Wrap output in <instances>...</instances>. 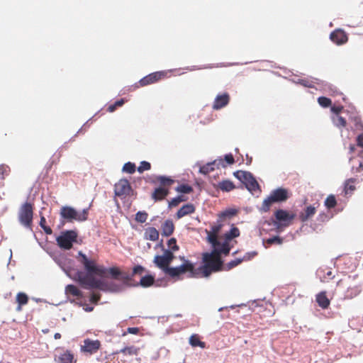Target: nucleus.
<instances>
[{
  "label": "nucleus",
  "instance_id": "1",
  "mask_svg": "<svg viewBox=\"0 0 363 363\" xmlns=\"http://www.w3.org/2000/svg\"><path fill=\"white\" fill-rule=\"evenodd\" d=\"M221 228V224H217L211 226V231L206 230L207 240L211 244L213 250L211 252L203 254L204 265L202 267V272L205 277H208L212 272H217L221 269L223 262L220 259V255L224 254L226 255L230 250L229 244L226 242H220L218 240L217 235Z\"/></svg>",
  "mask_w": 363,
  "mask_h": 363
},
{
  "label": "nucleus",
  "instance_id": "2",
  "mask_svg": "<svg viewBox=\"0 0 363 363\" xmlns=\"http://www.w3.org/2000/svg\"><path fill=\"white\" fill-rule=\"evenodd\" d=\"M79 257H81L80 262L84 265L87 273L77 272L75 279L78 281L81 286L85 289H98L103 291L118 293L123 290V286L114 282H109L104 279H98L93 276V272L96 265L94 262L89 259L86 255L79 251Z\"/></svg>",
  "mask_w": 363,
  "mask_h": 363
},
{
  "label": "nucleus",
  "instance_id": "3",
  "mask_svg": "<svg viewBox=\"0 0 363 363\" xmlns=\"http://www.w3.org/2000/svg\"><path fill=\"white\" fill-rule=\"evenodd\" d=\"M173 259V253L169 250H165L162 255H156L155 257L154 263L165 274L169 275L172 277H178L179 275L186 272H190V277H194V267L192 263L182 257V259L184 260V263L182 264L177 267H169V265Z\"/></svg>",
  "mask_w": 363,
  "mask_h": 363
},
{
  "label": "nucleus",
  "instance_id": "4",
  "mask_svg": "<svg viewBox=\"0 0 363 363\" xmlns=\"http://www.w3.org/2000/svg\"><path fill=\"white\" fill-rule=\"evenodd\" d=\"M89 208H84L81 211H77L74 208L69 206H62L60 208V215L63 221L73 222L74 220L78 222L85 221L87 219Z\"/></svg>",
  "mask_w": 363,
  "mask_h": 363
},
{
  "label": "nucleus",
  "instance_id": "5",
  "mask_svg": "<svg viewBox=\"0 0 363 363\" xmlns=\"http://www.w3.org/2000/svg\"><path fill=\"white\" fill-rule=\"evenodd\" d=\"M33 218V211L32 205L28 202L22 204L18 212V219L21 225L25 228L32 230Z\"/></svg>",
  "mask_w": 363,
  "mask_h": 363
},
{
  "label": "nucleus",
  "instance_id": "6",
  "mask_svg": "<svg viewBox=\"0 0 363 363\" xmlns=\"http://www.w3.org/2000/svg\"><path fill=\"white\" fill-rule=\"evenodd\" d=\"M287 199V191L285 189L278 188L272 191L270 195L263 201L261 211L267 212L273 203L284 201Z\"/></svg>",
  "mask_w": 363,
  "mask_h": 363
},
{
  "label": "nucleus",
  "instance_id": "7",
  "mask_svg": "<svg viewBox=\"0 0 363 363\" xmlns=\"http://www.w3.org/2000/svg\"><path fill=\"white\" fill-rule=\"evenodd\" d=\"M77 233L74 230H66L57 238V242L60 247L69 250L72 247L73 242H76Z\"/></svg>",
  "mask_w": 363,
  "mask_h": 363
},
{
  "label": "nucleus",
  "instance_id": "8",
  "mask_svg": "<svg viewBox=\"0 0 363 363\" xmlns=\"http://www.w3.org/2000/svg\"><path fill=\"white\" fill-rule=\"evenodd\" d=\"M132 191L129 182L125 179H120L114 186V192L116 196H127Z\"/></svg>",
  "mask_w": 363,
  "mask_h": 363
},
{
  "label": "nucleus",
  "instance_id": "9",
  "mask_svg": "<svg viewBox=\"0 0 363 363\" xmlns=\"http://www.w3.org/2000/svg\"><path fill=\"white\" fill-rule=\"evenodd\" d=\"M196 165L199 166V172L203 174H207L209 172L214 170L215 167H219V166H222L223 167H225L224 164V162L221 158L215 160L213 162H208L204 165H200L199 163Z\"/></svg>",
  "mask_w": 363,
  "mask_h": 363
},
{
  "label": "nucleus",
  "instance_id": "10",
  "mask_svg": "<svg viewBox=\"0 0 363 363\" xmlns=\"http://www.w3.org/2000/svg\"><path fill=\"white\" fill-rule=\"evenodd\" d=\"M276 221L281 224V227L287 226L290 222L294 219V215L289 214L286 211L279 209L277 210L274 213Z\"/></svg>",
  "mask_w": 363,
  "mask_h": 363
},
{
  "label": "nucleus",
  "instance_id": "11",
  "mask_svg": "<svg viewBox=\"0 0 363 363\" xmlns=\"http://www.w3.org/2000/svg\"><path fill=\"white\" fill-rule=\"evenodd\" d=\"M101 343L99 340H91L86 339L84 340V345H82V350L90 354L96 352L100 347Z\"/></svg>",
  "mask_w": 363,
  "mask_h": 363
},
{
  "label": "nucleus",
  "instance_id": "12",
  "mask_svg": "<svg viewBox=\"0 0 363 363\" xmlns=\"http://www.w3.org/2000/svg\"><path fill=\"white\" fill-rule=\"evenodd\" d=\"M330 38L337 45H342L347 41V36L346 33L341 30H336L331 33Z\"/></svg>",
  "mask_w": 363,
  "mask_h": 363
},
{
  "label": "nucleus",
  "instance_id": "13",
  "mask_svg": "<svg viewBox=\"0 0 363 363\" xmlns=\"http://www.w3.org/2000/svg\"><path fill=\"white\" fill-rule=\"evenodd\" d=\"M229 95L226 93L218 95L214 101L213 108V109L218 110L228 105L229 102Z\"/></svg>",
  "mask_w": 363,
  "mask_h": 363
},
{
  "label": "nucleus",
  "instance_id": "14",
  "mask_svg": "<svg viewBox=\"0 0 363 363\" xmlns=\"http://www.w3.org/2000/svg\"><path fill=\"white\" fill-rule=\"evenodd\" d=\"M261 228L262 230L264 231L276 230L277 232H279L280 230V228H281V224L274 220H264L262 223Z\"/></svg>",
  "mask_w": 363,
  "mask_h": 363
},
{
  "label": "nucleus",
  "instance_id": "15",
  "mask_svg": "<svg viewBox=\"0 0 363 363\" xmlns=\"http://www.w3.org/2000/svg\"><path fill=\"white\" fill-rule=\"evenodd\" d=\"M243 184L250 191L259 189V184L250 172V177H246V179H244Z\"/></svg>",
  "mask_w": 363,
  "mask_h": 363
},
{
  "label": "nucleus",
  "instance_id": "16",
  "mask_svg": "<svg viewBox=\"0 0 363 363\" xmlns=\"http://www.w3.org/2000/svg\"><path fill=\"white\" fill-rule=\"evenodd\" d=\"M257 255V252H252L250 253H247L243 258L240 259H235V260H232L230 262L227 264V268L228 269H230L236 266H238L239 264H240L243 260H249L251 259V257H255Z\"/></svg>",
  "mask_w": 363,
  "mask_h": 363
},
{
  "label": "nucleus",
  "instance_id": "17",
  "mask_svg": "<svg viewBox=\"0 0 363 363\" xmlns=\"http://www.w3.org/2000/svg\"><path fill=\"white\" fill-rule=\"evenodd\" d=\"M316 212V209L313 206H307L304 211L301 212L299 215V218L302 222L307 221L309 218H311L313 216L315 215Z\"/></svg>",
  "mask_w": 363,
  "mask_h": 363
},
{
  "label": "nucleus",
  "instance_id": "18",
  "mask_svg": "<svg viewBox=\"0 0 363 363\" xmlns=\"http://www.w3.org/2000/svg\"><path fill=\"white\" fill-rule=\"evenodd\" d=\"M195 208L193 204L187 203L184 205L177 213V217L181 218L186 215L194 212Z\"/></svg>",
  "mask_w": 363,
  "mask_h": 363
},
{
  "label": "nucleus",
  "instance_id": "19",
  "mask_svg": "<svg viewBox=\"0 0 363 363\" xmlns=\"http://www.w3.org/2000/svg\"><path fill=\"white\" fill-rule=\"evenodd\" d=\"M162 235L168 237L171 235L174 231V224L170 220H167L162 225Z\"/></svg>",
  "mask_w": 363,
  "mask_h": 363
},
{
  "label": "nucleus",
  "instance_id": "20",
  "mask_svg": "<svg viewBox=\"0 0 363 363\" xmlns=\"http://www.w3.org/2000/svg\"><path fill=\"white\" fill-rule=\"evenodd\" d=\"M145 238L147 240L156 241L159 238V232L155 228H147L145 232Z\"/></svg>",
  "mask_w": 363,
  "mask_h": 363
},
{
  "label": "nucleus",
  "instance_id": "21",
  "mask_svg": "<svg viewBox=\"0 0 363 363\" xmlns=\"http://www.w3.org/2000/svg\"><path fill=\"white\" fill-rule=\"evenodd\" d=\"M316 301L322 308H327L330 304V301L325 295V292H320L316 296Z\"/></svg>",
  "mask_w": 363,
  "mask_h": 363
},
{
  "label": "nucleus",
  "instance_id": "22",
  "mask_svg": "<svg viewBox=\"0 0 363 363\" xmlns=\"http://www.w3.org/2000/svg\"><path fill=\"white\" fill-rule=\"evenodd\" d=\"M168 194V190L165 189L162 187L156 188L155 191L152 193V198L155 200H162Z\"/></svg>",
  "mask_w": 363,
  "mask_h": 363
},
{
  "label": "nucleus",
  "instance_id": "23",
  "mask_svg": "<svg viewBox=\"0 0 363 363\" xmlns=\"http://www.w3.org/2000/svg\"><path fill=\"white\" fill-rule=\"evenodd\" d=\"M240 235L239 229L236 227H233L230 230L225 234V241L228 244V242L232 239L237 238Z\"/></svg>",
  "mask_w": 363,
  "mask_h": 363
},
{
  "label": "nucleus",
  "instance_id": "24",
  "mask_svg": "<svg viewBox=\"0 0 363 363\" xmlns=\"http://www.w3.org/2000/svg\"><path fill=\"white\" fill-rule=\"evenodd\" d=\"M218 187L223 191H230L235 188V185L229 180H224L218 183Z\"/></svg>",
  "mask_w": 363,
  "mask_h": 363
},
{
  "label": "nucleus",
  "instance_id": "25",
  "mask_svg": "<svg viewBox=\"0 0 363 363\" xmlns=\"http://www.w3.org/2000/svg\"><path fill=\"white\" fill-rule=\"evenodd\" d=\"M72 359H73V355L68 352H65L58 357V362L59 363H72Z\"/></svg>",
  "mask_w": 363,
  "mask_h": 363
},
{
  "label": "nucleus",
  "instance_id": "26",
  "mask_svg": "<svg viewBox=\"0 0 363 363\" xmlns=\"http://www.w3.org/2000/svg\"><path fill=\"white\" fill-rule=\"evenodd\" d=\"M65 292L67 294H71L74 296H80L81 291L74 285L69 284L66 286Z\"/></svg>",
  "mask_w": 363,
  "mask_h": 363
},
{
  "label": "nucleus",
  "instance_id": "27",
  "mask_svg": "<svg viewBox=\"0 0 363 363\" xmlns=\"http://www.w3.org/2000/svg\"><path fill=\"white\" fill-rule=\"evenodd\" d=\"M155 182H157L160 184L164 186H169L174 182L173 179H172L170 177H167L165 176H157L155 177Z\"/></svg>",
  "mask_w": 363,
  "mask_h": 363
},
{
  "label": "nucleus",
  "instance_id": "28",
  "mask_svg": "<svg viewBox=\"0 0 363 363\" xmlns=\"http://www.w3.org/2000/svg\"><path fill=\"white\" fill-rule=\"evenodd\" d=\"M154 278L150 276L143 277L140 279V284L143 287H147L153 284Z\"/></svg>",
  "mask_w": 363,
  "mask_h": 363
},
{
  "label": "nucleus",
  "instance_id": "29",
  "mask_svg": "<svg viewBox=\"0 0 363 363\" xmlns=\"http://www.w3.org/2000/svg\"><path fill=\"white\" fill-rule=\"evenodd\" d=\"M333 122L337 127H344L346 125L345 119L339 115L333 117Z\"/></svg>",
  "mask_w": 363,
  "mask_h": 363
},
{
  "label": "nucleus",
  "instance_id": "30",
  "mask_svg": "<svg viewBox=\"0 0 363 363\" xmlns=\"http://www.w3.org/2000/svg\"><path fill=\"white\" fill-rule=\"evenodd\" d=\"M28 296L23 292H19L16 296V302L20 304V306L26 305L28 303Z\"/></svg>",
  "mask_w": 363,
  "mask_h": 363
},
{
  "label": "nucleus",
  "instance_id": "31",
  "mask_svg": "<svg viewBox=\"0 0 363 363\" xmlns=\"http://www.w3.org/2000/svg\"><path fill=\"white\" fill-rule=\"evenodd\" d=\"M108 272V269L101 267V266H96L94 267V272H93V276L94 274L98 275L101 277H104L106 274Z\"/></svg>",
  "mask_w": 363,
  "mask_h": 363
},
{
  "label": "nucleus",
  "instance_id": "32",
  "mask_svg": "<svg viewBox=\"0 0 363 363\" xmlns=\"http://www.w3.org/2000/svg\"><path fill=\"white\" fill-rule=\"evenodd\" d=\"M177 191L182 194H189L192 191V187L188 184H181L176 189Z\"/></svg>",
  "mask_w": 363,
  "mask_h": 363
},
{
  "label": "nucleus",
  "instance_id": "33",
  "mask_svg": "<svg viewBox=\"0 0 363 363\" xmlns=\"http://www.w3.org/2000/svg\"><path fill=\"white\" fill-rule=\"evenodd\" d=\"M147 216L145 211H138L135 215V220L138 223H143L146 221Z\"/></svg>",
  "mask_w": 363,
  "mask_h": 363
},
{
  "label": "nucleus",
  "instance_id": "34",
  "mask_svg": "<svg viewBox=\"0 0 363 363\" xmlns=\"http://www.w3.org/2000/svg\"><path fill=\"white\" fill-rule=\"evenodd\" d=\"M324 83V86H323V90L325 91V92H328L330 93V94H336L338 93L337 90V88L335 86H334L333 85L330 84H328L327 82H323Z\"/></svg>",
  "mask_w": 363,
  "mask_h": 363
},
{
  "label": "nucleus",
  "instance_id": "35",
  "mask_svg": "<svg viewBox=\"0 0 363 363\" xmlns=\"http://www.w3.org/2000/svg\"><path fill=\"white\" fill-rule=\"evenodd\" d=\"M234 176L243 183L244 179H246V177H250V172L240 170L234 172Z\"/></svg>",
  "mask_w": 363,
  "mask_h": 363
},
{
  "label": "nucleus",
  "instance_id": "36",
  "mask_svg": "<svg viewBox=\"0 0 363 363\" xmlns=\"http://www.w3.org/2000/svg\"><path fill=\"white\" fill-rule=\"evenodd\" d=\"M123 171L129 174H133L135 171V165L133 163L128 162L123 165Z\"/></svg>",
  "mask_w": 363,
  "mask_h": 363
},
{
  "label": "nucleus",
  "instance_id": "37",
  "mask_svg": "<svg viewBox=\"0 0 363 363\" xmlns=\"http://www.w3.org/2000/svg\"><path fill=\"white\" fill-rule=\"evenodd\" d=\"M46 220H45V218L44 216H41L40 217V227L43 229V230L45 231V233L48 235H50L52 234V229L48 227V226H46Z\"/></svg>",
  "mask_w": 363,
  "mask_h": 363
},
{
  "label": "nucleus",
  "instance_id": "38",
  "mask_svg": "<svg viewBox=\"0 0 363 363\" xmlns=\"http://www.w3.org/2000/svg\"><path fill=\"white\" fill-rule=\"evenodd\" d=\"M283 242V238L279 237V236H274L272 238H269L266 240V243L268 245H273V244H277V245H281Z\"/></svg>",
  "mask_w": 363,
  "mask_h": 363
},
{
  "label": "nucleus",
  "instance_id": "39",
  "mask_svg": "<svg viewBox=\"0 0 363 363\" xmlns=\"http://www.w3.org/2000/svg\"><path fill=\"white\" fill-rule=\"evenodd\" d=\"M318 104L324 108L328 107L331 104V100L325 96H320L318 99Z\"/></svg>",
  "mask_w": 363,
  "mask_h": 363
},
{
  "label": "nucleus",
  "instance_id": "40",
  "mask_svg": "<svg viewBox=\"0 0 363 363\" xmlns=\"http://www.w3.org/2000/svg\"><path fill=\"white\" fill-rule=\"evenodd\" d=\"M325 206L330 208H333L336 205V200L334 196L330 195L325 201Z\"/></svg>",
  "mask_w": 363,
  "mask_h": 363
},
{
  "label": "nucleus",
  "instance_id": "41",
  "mask_svg": "<svg viewBox=\"0 0 363 363\" xmlns=\"http://www.w3.org/2000/svg\"><path fill=\"white\" fill-rule=\"evenodd\" d=\"M318 79H315V83L318 84ZM297 83L300 84L302 86H306V87H313V84L315 83V82L310 81V80L306 79H298Z\"/></svg>",
  "mask_w": 363,
  "mask_h": 363
},
{
  "label": "nucleus",
  "instance_id": "42",
  "mask_svg": "<svg viewBox=\"0 0 363 363\" xmlns=\"http://www.w3.org/2000/svg\"><path fill=\"white\" fill-rule=\"evenodd\" d=\"M151 167L150 163L146 161L140 162V166L138 167V171L143 173L144 171L149 170Z\"/></svg>",
  "mask_w": 363,
  "mask_h": 363
},
{
  "label": "nucleus",
  "instance_id": "43",
  "mask_svg": "<svg viewBox=\"0 0 363 363\" xmlns=\"http://www.w3.org/2000/svg\"><path fill=\"white\" fill-rule=\"evenodd\" d=\"M189 343L194 346L203 347V342H201L195 335H191L189 338Z\"/></svg>",
  "mask_w": 363,
  "mask_h": 363
},
{
  "label": "nucleus",
  "instance_id": "44",
  "mask_svg": "<svg viewBox=\"0 0 363 363\" xmlns=\"http://www.w3.org/2000/svg\"><path fill=\"white\" fill-rule=\"evenodd\" d=\"M152 83H154V82L152 80V76L150 75V74L140 80V84L141 86H146Z\"/></svg>",
  "mask_w": 363,
  "mask_h": 363
},
{
  "label": "nucleus",
  "instance_id": "45",
  "mask_svg": "<svg viewBox=\"0 0 363 363\" xmlns=\"http://www.w3.org/2000/svg\"><path fill=\"white\" fill-rule=\"evenodd\" d=\"M120 352L128 354H136L137 349L134 347H126L120 350Z\"/></svg>",
  "mask_w": 363,
  "mask_h": 363
},
{
  "label": "nucleus",
  "instance_id": "46",
  "mask_svg": "<svg viewBox=\"0 0 363 363\" xmlns=\"http://www.w3.org/2000/svg\"><path fill=\"white\" fill-rule=\"evenodd\" d=\"M167 74L166 72H156L150 74L152 76V80L154 82H157L162 77H164Z\"/></svg>",
  "mask_w": 363,
  "mask_h": 363
},
{
  "label": "nucleus",
  "instance_id": "47",
  "mask_svg": "<svg viewBox=\"0 0 363 363\" xmlns=\"http://www.w3.org/2000/svg\"><path fill=\"white\" fill-rule=\"evenodd\" d=\"M167 74L166 72H156L150 74L152 76V80L154 82H157L162 77H164Z\"/></svg>",
  "mask_w": 363,
  "mask_h": 363
},
{
  "label": "nucleus",
  "instance_id": "48",
  "mask_svg": "<svg viewBox=\"0 0 363 363\" xmlns=\"http://www.w3.org/2000/svg\"><path fill=\"white\" fill-rule=\"evenodd\" d=\"M167 245L169 248H170L173 251H176L179 249V247L177 245V240L175 238H173L168 240Z\"/></svg>",
  "mask_w": 363,
  "mask_h": 363
},
{
  "label": "nucleus",
  "instance_id": "49",
  "mask_svg": "<svg viewBox=\"0 0 363 363\" xmlns=\"http://www.w3.org/2000/svg\"><path fill=\"white\" fill-rule=\"evenodd\" d=\"M108 272H109L113 278H118L121 274V272L116 267L108 269Z\"/></svg>",
  "mask_w": 363,
  "mask_h": 363
},
{
  "label": "nucleus",
  "instance_id": "50",
  "mask_svg": "<svg viewBox=\"0 0 363 363\" xmlns=\"http://www.w3.org/2000/svg\"><path fill=\"white\" fill-rule=\"evenodd\" d=\"M10 169L8 166L2 164L0 166V178L4 179V175L9 174Z\"/></svg>",
  "mask_w": 363,
  "mask_h": 363
},
{
  "label": "nucleus",
  "instance_id": "51",
  "mask_svg": "<svg viewBox=\"0 0 363 363\" xmlns=\"http://www.w3.org/2000/svg\"><path fill=\"white\" fill-rule=\"evenodd\" d=\"M183 201H184V199H182V196H179L172 199V201L169 202V205L170 207H174V206H178L179 203Z\"/></svg>",
  "mask_w": 363,
  "mask_h": 363
},
{
  "label": "nucleus",
  "instance_id": "52",
  "mask_svg": "<svg viewBox=\"0 0 363 363\" xmlns=\"http://www.w3.org/2000/svg\"><path fill=\"white\" fill-rule=\"evenodd\" d=\"M317 276L319 277L321 282L326 281V275L323 269H319L316 272Z\"/></svg>",
  "mask_w": 363,
  "mask_h": 363
},
{
  "label": "nucleus",
  "instance_id": "53",
  "mask_svg": "<svg viewBox=\"0 0 363 363\" xmlns=\"http://www.w3.org/2000/svg\"><path fill=\"white\" fill-rule=\"evenodd\" d=\"M100 299V295L96 293H91L90 294V301L94 303H97Z\"/></svg>",
  "mask_w": 363,
  "mask_h": 363
},
{
  "label": "nucleus",
  "instance_id": "54",
  "mask_svg": "<svg viewBox=\"0 0 363 363\" xmlns=\"http://www.w3.org/2000/svg\"><path fill=\"white\" fill-rule=\"evenodd\" d=\"M144 271V268L140 265H137L133 268V273L131 276H134L135 274H141Z\"/></svg>",
  "mask_w": 363,
  "mask_h": 363
},
{
  "label": "nucleus",
  "instance_id": "55",
  "mask_svg": "<svg viewBox=\"0 0 363 363\" xmlns=\"http://www.w3.org/2000/svg\"><path fill=\"white\" fill-rule=\"evenodd\" d=\"M225 161L229 164L234 163L235 160L232 154H228L225 155Z\"/></svg>",
  "mask_w": 363,
  "mask_h": 363
},
{
  "label": "nucleus",
  "instance_id": "56",
  "mask_svg": "<svg viewBox=\"0 0 363 363\" xmlns=\"http://www.w3.org/2000/svg\"><path fill=\"white\" fill-rule=\"evenodd\" d=\"M121 279L124 281V282H127L131 278V275L128 274H123L121 272V274L119 276Z\"/></svg>",
  "mask_w": 363,
  "mask_h": 363
},
{
  "label": "nucleus",
  "instance_id": "57",
  "mask_svg": "<svg viewBox=\"0 0 363 363\" xmlns=\"http://www.w3.org/2000/svg\"><path fill=\"white\" fill-rule=\"evenodd\" d=\"M127 332L130 334L136 335L139 333V328H128L127 329Z\"/></svg>",
  "mask_w": 363,
  "mask_h": 363
},
{
  "label": "nucleus",
  "instance_id": "58",
  "mask_svg": "<svg viewBox=\"0 0 363 363\" xmlns=\"http://www.w3.org/2000/svg\"><path fill=\"white\" fill-rule=\"evenodd\" d=\"M357 142L359 146L363 147V133L357 136Z\"/></svg>",
  "mask_w": 363,
  "mask_h": 363
},
{
  "label": "nucleus",
  "instance_id": "59",
  "mask_svg": "<svg viewBox=\"0 0 363 363\" xmlns=\"http://www.w3.org/2000/svg\"><path fill=\"white\" fill-rule=\"evenodd\" d=\"M342 109V106H333L331 108V111L335 113V115H338V113L341 111Z\"/></svg>",
  "mask_w": 363,
  "mask_h": 363
},
{
  "label": "nucleus",
  "instance_id": "60",
  "mask_svg": "<svg viewBox=\"0 0 363 363\" xmlns=\"http://www.w3.org/2000/svg\"><path fill=\"white\" fill-rule=\"evenodd\" d=\"M235 214V210H228V211H226L225 212H223L222 213V216H233Z\"/></svg>",
  "mask_w": 363,
  "mask_h": 363
},
{
  "label": "nucleus",
  "instance_id": "61",
  "mask_svg": "<svg viewBox=\"0 0 363 363\" xmlns=\"http://www.w3.org/2000/svg\"><path fill=\"white\" fill-rule=\"evenodd\" d=\"M353 182V179H350L347 182V184L345 186V189H346L345 193L346 194L347 193V189H349L351 191L354 190V189L353 186H349V182Z\"/></svg>",
  "mask_w": 363,
  "mask_h": 363
},
{
  "label": "nucleus",
  "instance_id": "62",
  "mask_svg": "<svg viewBox=\"0 0 363 363\" xmlns=\"http://www.w3.org/2000/svg\"><path fill=\"white\" fill-rule=\"evenodd\" d=\"M124 103H125V100L123 99H121L118 100L117 101H116L114 103V104H115V106L116 107H119V106H123Z\"/></svg>",
  "mask_w": 363,
  "mask_h": 363
},
{
  "label": "nucleus",
  "instance_id": "63",
  "mask_svg": "<svg viewBox=\"0 0 363 363\" xmlns=\"http://www.w3.org/2000/svg\"><path fill=\"white\" fill-rule=\"evenodd\" d=\"M116 108H117V107H116V106H115V104H111V105H110V106H108V111L109 112H113V111L116 109Z\"/></svg>",
  "mask_w": 363,
  "mask_h": 363
},
{
  "label": "nucleus",
  "instance_id": "64",
  "mask_svg": "<svg viewBox=\"0 0 363 363\" xmlns=\"http://www.w3.org/2000/svg\"><path fill=\"white\" fill-rule=\"evenodd\" d=\"M356 125H357V126H359V128L363 129V123L360 121H357Z\"/></svg>",
  "mask_w": 363,
  "mask_h": 363
}]
</instances>
